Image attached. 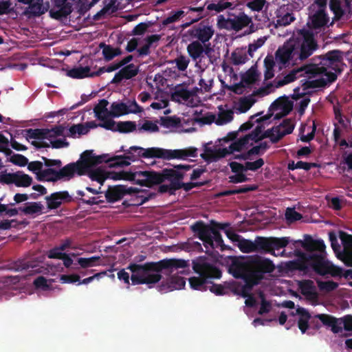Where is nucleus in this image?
Instances as JSON below:
<instances>
[{
	"mask_svg": "<svg viewBox=\"0 0 352 352\" xmlns=\"http://www.w3.org/2000/svg\"><path fill=\"white\" fill-rule=\"evenodd\" d=\"M144 157H158L164 160H188V147L182 149H164L156 147L144 149L138 146H131L124 155H110L103 154L96 155L92 151H86L76 163L69 164L60 168L61 162L58 160H45L40 180L56 181L63 178L69 179L75 175L87 174L95 171L94 166L101 162H111V166H126L139 159Z\"/></svg>",
	"mask_w": 352,
	"mask_h": 352,
	"instance_id": "f257e3e1",
	"label": "nucleus"
},
{
	"mask_svg": "<svg viewBox=\"0 0 352 352\" xmlns=\"http://www.w3.org/2000/svg\"><path fill=\"white\" fill-rule=\"evenodd\" d=\"M327 0H315L309 7L307 27L309 30H298L276 52L275 64L279 67L298 65L309 57L318 48L313 37L329 22L327 14Z\"/></svg>",
	"mask_w": 352,
	"mask_h": 352,
	"instance_id": "f03ea898",
	"label": "nucleus"
},
{
	"mask_svg": "<svg viewBox=\"0 0 352 352\" xmlns=\"http://www.w3.org/2000/svg\"><path fill=\"white\" fill-rule=\"evenodd\" d=\"M274 266L268 260H259L254 262L245 261L243 260L235 261L230 267V272L236 278H241L244 283H239L236 288V292L245 299L247 306L253 307L256 302L261 303L258 313L263 314L267 313L271 308L270 304L267 302L262 293H259L257 297L249 295L252 287L257 284L263 278L264 273L271 272Z\"/></svg>",
	"mask_w": 352,
	"mask_h": 352,
	"instance_id": "7ed1b4c3",
	"label": "nucleus"
},
{
	"mask_svg": "<svg viewBox=\"0 0 352 352\" xmlns=\"http://www.w3.org/2000/svg\"><path fill=\"white\" fill-rule=\"evenodd\" d=\"M342 60V53L340 51H332L329 52L319 64H313L301 67L298 69L292 71L289 74L284 78L283 82L279 85H285L294 81L296 75L299 74L301 76L302 73L307 74V80L304 83L302 88L297 87L294 89L293 98L298 99L300 97L308 94L307 88L309 87H322L329 82L334 81L336 78V73L340 71V65Z\"/></svg>",
	"mask_w": 352,
	"mask_h": 352,
	"instance_id": "20e7f679",
	"label": "nucleus"
},
{
	"mask_svg": "<svg viewBox=\"0 0 352 352\" xmlns=\"http://www.w3.org/2000/svg\"><path fill=\"white\" fill-rule=\"evenodd\" d=\"M190 169L188 165H178L171 168H165L162 173L151 171H138L131 173L128 171L109 172L102 167L95 169L91 173L90 179L102 184L105 179L114 181L126 180L133 182L141 186H150L162 182L165 179H179L184 173Z\"/></svg>",
	"mask_w": 352,
	"mask_h": 352,
	"instance_id": "39448f33",
	"label": "nucleus"
},
{
	"mask_svg": "<svg viewBox=\"0 0 352 352\" xmlns=\"http://www.w3.org/2000/svg\"><path fill=\"white\" fill-rule=\"evenodd\" d=\"M97 125L94 122L85 124H74L69 128L63 126H58L52 129H38L34 133L36 141L34 144L36 146H52L60 148L68 146L65 139H58L59 136L79 138L82 135L87 134L91 129L96 128Z\"/></svg>",
	"mask_w": 352,
	"mask_h": 352,
	"instance_id": "423d86ee",
	"label": "nucleus"
},
{
	"mask_svg": "<svg viewBox=\"0 0 352 352\" xmlns=\"http://www.w3.org/2000/svg\"><path fill=\"white\" fill-rule=\"evenodd\" d=\"M263 138V134L260 126H256L251 133L230 143L228 138L219 140L212 148L206 147L201 154L202 157L208 162L217 161L235 152H242L249 149L255 143Z\"/></svg>",
	"mask_w": 352,
	"mask_h": 352,
	"instance_id": "0eeeda50",
	"label": "nucleus"
},
{
	"mask_svg": "<svg viewBox=\"0 0 352 352\" xmlns=\"http://www.w3.org/2000/svg\"><path fill=\"white\" fill-rule=\"evenodd\" d=\"M157 265L153 263L145 265L131 264L126 270L123 269L118 272V278L123 281L128 287L130 279L133 285L151 284L160 280Z\"/></svg>",
	"mask_w": 352,
	"mask_h": 352,
	"instance_id": "6e6552de",
	"label": "nucleus"
},
{
	"mask_svg": "<svg viewBox=\"0 0 352 352\" xmlns=\"http://www.w3.org/2000/svg\"><path fill=\"white\" fill-rule=\"evenodd\" d=\"M192 228L197 233L199 238L203 241L206 248H223V240L218 230H223L227 237L232 242L236 244H238L241 239L239 235L236 234L226 225H218L217 226L212 227L204 225L202 223H197Z\"/></svg>",
	"mask_w": 352,
	"mask_h": 352,
	"instance_id": "1a4fd4ad",
	"label": "nucleus"
},
{
	"mask_svg": "<svg viewBox=\"0 0 352 352\" xmlns=\"http://www.w3.org/2000/svg\"><path fill=\"white\" fill-rule=\"evenodd\" d=\"M157 265L160 278L162 274L170 272V276L166 282H163L159 287L161 292L166 293L175 289H183L186 285V280L180 275L186 274V262L184 261H169L163 265L161 263H153Z\"/></svg>",
	"mask_w": 352,
	"mask_h": 352,
	"instance_id": "9d476101",
	"label": "nucleus"
},
{
	"mask_svg": "<svg viewBox=\"0 0 352 352\" xmlns=\"http://www.w3.org/2000/svg\"><path fill=\"white\" fill-rule=\"evenodd\" d=\"M265 150V148L260 144L253 146L246 153L236 155V158L244 160L245 163L243 165L237 162H231L230 164L232 170L236 173L234 176L230 177L231 181L235 183L245 182L247 178L243 174V172L246 170L255 171L261 168L265 162L258 155L261 153H263Z\"/></svg>",
	"mask_w": 352,
	"mask_h": 352,
	"instance_id": "9b49d317",
	"label": "nucleus"
},
{
	"mask_svg": "<svg viewBox=\"0 0 352 352\" xmlns=\"http://www.w3.org/2000/svg\"><path fill=\"white\" fill-rule=\"evenodd\" d=\"M194 270L197 276L189 278V284L192 289L195 290H206L209 289L217 294H221V287L218 285H210V278H219V272L206 263L204 260H199L194 263Z\"/></svg>",
	"mask_w": 352,
	"mask_h": 352,
	"instance_id": "f8f14e48",
	"label": "nucleus"
},
{
	"mask_svg": "<svg viewBox=\"0 0 352 352\" xmlns=\"http://www.w3.org/2000/svg\"><path fill=\"white\" fill-rule=\"evenodd\" d=\"M317 318H319V320L324 325L331 327V331L333 333H338L342 331L344 324L342 318H335L325 314H319L311 318L308 311L305 309L298 308L296 309V319L298 320V325L302 333H305L308 329L309 321L311 320V322H314Z\"/></svg>",
	"mask_w": 352,
	"mask_h": 352,
	"instance_id": "ddd939ff",
	"label": "nucleus"
},
{
	"mask_svg": "<svg viewBox=\"0 0 352 352\" xmlns=\"http://www.w3.org/2000/svg\"><path fill=\"white\" fill-rule=\"evenodd\" d=\"M308 264L311 265L316 272L322 275L331 274L337 276L342 274L340 268L334 265L321 255L313 254L308 261Z\"/></svg>",
	"mask_w": 352,
	"mask_h": 352,
	"instance_id": "4468645a",
	"label": "nucleus"
},
{
	"mask_svg": "<svg viewBox=\"0 0 352 352\" xmlns=\"http://www.w3.org/2000/svg\"><path fill=\"white\" fill-rule=\"evenodd\" d=\"M266 122H262L261 118L260 119V123L257 126H260L262 128L263 125ZM294 129V123L291 120H285L280 124L277 126L273 127L270 130L264 131L261 129V131L264 137L269 138L272 142H277L282 137L287 134L291 133Z\"/></svg>",
	"mask_w": 352,
	"mask_h": 352,
	"instance_id": "2eb2a0df",
	"label": "nucleus"
},
{
	"mask_svg": "<svg viewBox=\"0 0 352 352\" xmlns=\"http://www.w3.org/2000/svg\"><path fill=\"white\" fill-rule=\"evenodd\" d=\"M292 109V102L285 97H280L271 104L269 115L262 117L261 122H265L272 116L274 119L284 116L289 113Z\"/></svg>",
	"mask_w": 352,
	"mask_h": 352,
	"instance_id": "dca6fc26",
	"label": "nucleus"
},
{
	"mask_svg": "<svg viewBox=\"0 0 352 352\" xmlns=\"http://www.w3.org/2000/svg\"><path fill=\"white\" fill-rule=\"evenodd\" d=\"M142 111V109L135 100H129L126 102H114L110 106L111 118L120 117L129 113H137Z\"/></svg>",
	"mask_w": 352,
	"mask_h": 352,
	"instance_id": "f3484780",
	"label": "nucleus"
},
{
	"mask_svg": "<svg viewBox=\"0 0 352 352\" xmlns=\"http://www.w3.org/2000/svg\"><path fill=\"white\" fill-rule=\"evenodd\" d=\"M158 40V37L152 35L147 37H136L131 39L127 44L126 50L132 52L137 50L140 55H146L149 52L151 44Z\"/></svg>",
	"mask_w": 352,
	"mask_h": 352,
	"instance_id": "a211bd4d",
	"label": "nucleus"
},
{
	"mask_svg": "<svg viewBox=\"0 0 352 352\" xmlns=\"http://www.w3.org/2000/svg\"><path fill=\"white\" fill-rule=\"evenodd\" d=\"M288 243L287 238H263L260 240L261 247L270 252H273L276 256L280 255L283 252L275 253V251H279L280 249L285 247Z\"/></svg>",
	"mask_w": 352,
	"mask_h": 352,
	"instance_id": "6ab92c4d",
	"label": "nucleus"
},
{
	"mask_svg": "<svg viewBox=\"0 0 352 352\" xmlns=\"http://www.w3.org/2000/svg\"><path fill=\"white\" fill-rule=\"evenodd\" d=\"M330 8L335 14V18L339 19L344 16H348L352 14V1L345 0L344 8L340 6L339 0H330Z\"/></svg>",
	"mask_w": 352,
	"mask_h": 352,
	"instance_id": "aec40b11",
	"label": "nucleus"
},
{
	"mask_svg": "<svg viewBox=\"0 0 352 352\" xmlns=\"http://www.w3.org/2000/svg\"><path fill=\"white\" fill-rule=\"evenodd\" d=\"M54 5L50 11L52 17L58 19L71 13L72 6L67 0H54Z\"/></svg>",
	"mask_w": 352,
	"mask_h": 352,
	"instance_id": "412c9836",
	"label": "nucleus"
},
{
	"mask_svg": "<svg viewBox=\"0 0 352 352\" xmlns=\"http://www.w3.org/2000/svg\"><path fill=\"white\" fill-rule=\"evenodd\" d=\"M102 127L113 130L119 131L120 132L127 133L135 129V124L131 121L115 122L111 120H107L103 124Z\"/></svg>",
	"mask_w": 352,
	"mask_h": 352,
	"instance_id": "4be33fe9",
	"label": "nucleus"
},
{
	"mask_svg": "<svg viewBox=\"0 0 352 352\" xmlns=\"http://www.w3.org/2000/svg\"><path fill=\"white\" fill-rule=\"evenodd\" d=\"M45 199L48 208L56 209L61 204L67 202L69 200V196L67 192H57L47 197Z\"/></svg>",
	"mask_w": 352,
	"mask_h": 352,
	"instance_id": "5701e85b",
	"label": "nucleus"
},
{
	"mask_svg": "<svg viewBox=\"0 0 352 352\" xmlns=\"http://www.w3.org/2000/svg\"><path fill=\"white\" fill-rule=\"evenodd\" d=\"M19 2L27 4L30 12L36 15L45 13L50 8L48 3H43V0H18Z\"/></svg>",
	"mask_w": 352,
	"mask_h": 352,
	"instance_id": "b1692460",
	"label": "nucleus"
},
{
	"mask_svg": "<svg viewBox=\"0 0 352 352\" xmlns=\"http://www.w3.org/2000/svg\"><path fill=\"white\" fill-rule=\"evenodd\" d=\"M340 238L344 248V262L348 265L352 266V235L341 232L340 233Z\"/></svg>",
	"mask_w": 352,
	"mask_h": 352,
	"instance_id": "393cba45",
	"label": "nucleus"
},
{
	"mask_svg": "<svg viewBox=\"0 0 352 352\" xmlns=\"http://www.w3.org/2000/svg\"><path fill=\"white\" fill-rule=\"evenodd\" d=\"M214 34V30L210 26L199 25L192 30V35L202 43L208 41Z\"/></svg>",
	"mask_w": 352,
	"mask_h": 352,
	"instance_id": "a878e982",
	"label": "nucleus"
},
{
	"mask_svg": "<svg viewBox=\"0 0 352 352\" xmlns=\"http://www.w3.org/2000/svg\"><path fill=\"white\" fill-rule=\"evenodd\" d=\"M301 293L309 299H315L317 296L316 289L311 280H302L298 282Z\"/></svg>",
	"mask_w": 352,
	"mask_h": 352,
	"instance_id": "bb28decb",
	"label": "nucleus"
},
{
	"mask_svg": "<svg viewBox=\"0 0 352 352\" xmlns=\"http://www.w3.org/2000/svg\"><path fill=\"white\" fill-rule=\"evenodd\" d=\"M108 102L105 100H100L94 108L96 116L102 120L111 118L110 107H108Z\"/></svg>",
	"mask_w": 352,
	"mask_h": 352,
	"instance_id": "cd10ccee",
	"label": "nucleus"
},
{
	"mask_svg": "<svg viewBox=\"0 0 352 352\" xmlns=\"http://www.w3.org/2000/svg\"><path fill=\"white\" fill-rule=\"evenodd\" d=\"M67 75L73 78H83L94 76L95 73L91 72L90 68L87 66H80L69 69L67 72Z\"/></svg>",
	"mask_w": 352,
	"mask_h": 352,
	"instance_id": "c85d7f7f",
	"label": "nucleus"
},
{
	"mask_svg": "<svg viewBox=\"0 0 352 352\" xmlns=\"http://www.w3.org/2000/svg\"><path fill=\"white\" fill-rule=\"evenodd\" d=\"M255 102L253 96H248L240 98L235 102L234 109L236 113H242L247 112Z\"/></svg>",
	"mask_w": 352,
	"mask_h": 352,
	"instance_id": "c756f323",
	"label": "nucleus"
},
{
	"mask_svg": "<svg viewBox=\"0 0 352 352\" xmlns=\"http://www.w3.org/2000/svg\"><path fill=\"white\" fill-rule=\"evenodd\" d=\"M233 118L232 111L223 107L219 108L217 118L213 116L212 120L218 125H223L230 122Z\"/></svg>",
	"mask_w": 352,
	"mask_h": 352,
	"instance_id": "7c9ffc66",
	"label": "nucleus"
},
{
	"mask_svg": "<svg viewBox=\"0 0 352 352\" xmlns=\"http://www.w3.org/2000/svg\"><path fill=\"white\" fill-rule=\"evenodd\" d=\"M138 67L133 64H130L122 68L120 73L114 77L113 81L117 82L122 78H130L137 74Z\"/></svg>",
	"mask_w": 352,
	"mask_h": 352,
	"instance_id": "2f4dec72",
	"label": "nucleus"
},
{
	"mask_svg": "<svg viewBox=\"0 0 352 352\" xmlns=\"http://www.w3.org/2000/svg\"><path fill=\"white\" fill-rule=\"evenodd\" d=\"M252 22L251 18L245 14L232 18L233 30L239 31L243 28L248 26Z\"/></svg>",
	"mask_w": 352,
	"mask_h": 352,
	"instance_id": "473e14b6",
	"label": "nucleus"
},
{
	"mask_svg": "<svg viewBox=\"0 0 352 352\" xmlns=\"http://www.w3.org/2000/svg\"><path fill=\"white\" fill-rule=\"evenodd\" d=\"M315 129L314 122L302 126L300 129V140L302 142H309L312 140L314 136Z\"/></svg>",
	"mask_w": 352,
	"mask_h": 352,
	"instance_id": "72a5a7b5",
	"label": "nucleus"
},
{
	"mask_svg": "<svg viewBox=\"0 0 352 352\" xmlns=\"http://www.w3.org/2000/svg\"><path fill=\"white\" fill-rule=\"evenodd\" d=\"M126 192V190L124 187L116 186L109 189L107 192L106 197L109 201H115L120 199Z\"/></svg>",
	"mask_w": 352,
	"mask_h": 352,
	"instance_id": "f704fd0d",
	"label": "nucleus"
},
{
	"mask_svg": "<svg viewBox=\"0 0 352 352\" xmlns=\"http://www.w3.org/2000/svg\"><path fill=\"white\" fill-rule=\"evenodd\" d=\"M172 98L178 102L190 104L191 103L190 100L193 98V96L186 90L182 89L175 91L173 94Z\"/></svg>",
	"mask_w": 352,
	"mask_h": 352,
	"instance_id": "c9c22d12",
	"label": "nucleus"
},
{
	"mask_svg": "<svg viewBox=\"0 0 352 352\" xmlns=\"http://www.w3.org/2000/svg\"><path fill=\"white\" fill-rule=\"evenodd\" d=\"M43 206L40 203L32 202L21 208V211L28 215H38L42 213Z\"/></svg>",
	"mask_w": 352,
	"mask_h": 352,
	"instance_id": "e433bc0d",
	"label": "nucleus"
},
{
	"mask_svg": "<svg viewBox=\"0 0 352 352\" xmlns=\"http://www.w3.org/2000/svg\"><path fill=\"white\" fill-rule=\"evenodd\" d=\"M78 263L82 268H88L94 266L104 265L100 261V258L98 256H91L89 258H79L78 259Z\"/></svg>",
	"mask_w": 352,
	"mask_h": 352,
	"instance_id": "4c0bfd02",
	"label": "nucleus"
},
{
	"mask_svg": "<svg viewBox=\"0 0 352 352\" xmlns=\"http://www.w3.org/2000/svg\"><path fill=\"white\" fill-rule=\"evenodd\" d=\"M187 50L190 56L195 60L201 57L204 53L203 45L198 41H194L188 45Z\"/></svg>",
	"mask_w": 352,
	"mask_h": 352,
	"instance_id": "58836bf2",
	"label": "nucleus"
},
{
	"mask_svg": "<svg viewBox=\"0 0 352 352\" xmlns=\"http://www.w3.org/2000/svg\"><path fill=\"white\" fill-rule=\"evenodd\" d=\"M138 126L140 131L148 133L156 132L159 129L157 121L142 120L140 122Z\"/></svg>",
	"mask_w": 352,
	"mask_h": 352,
	"instance_id": "ea45409f",
	"label": "nucleus"
},
{
	"mask_svg": "<svg viewBox=\"0 0 352 352\" xmlns=\"http://www.w3.org/2000/svg\"><path fill=\"white\" fill-rule=\"evenodd\" d=\"M53 280L39 276L34 280V285L37 289L41 291H49L52 289Z\"/></svg>",
	"mask_w": 352,
	"mask_h": 352,
	"instance_id": "a19ab883",
	"label": "nucleus"
},
{
	"mask_svg": "<svg viewBox=\"0 0 352 352\" xmlns=\"http://www.w3.org/2000/svg\"><path fill=\"white\" fill-rule=\"evenodd\" d=\"M131 58H132L131 56H128L124 59H123L122 61H120L119 63L113 64L108 67H101L96 73H95V76L100 75L104 72H113V71L118 69V68H120V67H122V66L124 65L125 64L128 63L129 62H130Z\"/></svg>",
	"mask_w": 352,
	"mask_h": 352,
	"instance_id": "79ce46f5",
	"label": "nucleus"
},
{
	"mask_svg": "<svg viewBox=\"0 0 352 352\" xmlns=\"http://www.w3.org/2000/svg\"><path fill=\"white\" fill-rule=\"evenodd\" d=\"M32 179L28 175L21 172L16 173L15 183L14 184L19 187H28L31 185Z\"/></svg>",
	"mask_w": 352,
	"mask_h": 352,
	"instance_id": "37998d69",
	"label": "nucleus"
},
{
	"mask_svg": "<svg viewBox=\"0 0 352 352\" xmlns=\"http://www.w3.org/2000/svg\"><path fill=\"white\" fill-rule=\"evenodd\" d=\"M247 59L248 56L245 49H236L232 54V62L236 65L245 63Z\"/></svg>",
	"mask_w": 352,
	"mask_h": 352,
	"instance_id": "c03bdc74",
	"label": "nucleus"
},
{
	"mask_svg": "<svg viewBox=\"0 0 352 352\" xmlns=\"http://www.w3.org/2000/svg\"><path fill=\"white\" fill-rule=\"evenodd\" d=\"M180 124V120L175 117H170L162 121V125L171 131H177Z\"/></svg>",
	"mask_w": 352,
	"mask_h": 352,
	"instance_id": "a18cd8bd",
	"label": "nucleus"
},
{
	"mask_svg": "<svg viewBox=\"0 0 352 352\" xmlns=\"http://www.w3.org/2000/svg\"><path fill=\"white\" fill-rule=\"evenodd\" d=\"M102 54L106 60H111L120 54V51L117 48H113L109 45H103Z\"/></svg>",
	"mask_w": 352,
	"mask_h": 352,
	"instance_id": "49530a36",
	"label": "nucleus"
},
{
	"mask_svg": "<svg viewBox=\"0 0 352 352\" xmlns=\"http://www.w3.org/2000/svg\"><path fill=\"white\" fill-rule=\"evenodd\" d=\"M239 249L243 252H251L256 250V245L252 241L241 239L237 244Z\"/></svg>",
	"mask_w": 352,
	"mask_h": 352,
	"instance_id": "de8ad7c7",
	"label": "nucleus"
},
{
	"mask_svg": "<svg viewBox=\"0 0 352 352\" xmlns=\"http://www.w3.org/2000/svg\"><path fill=\"white\" fill-rule=\"evenodd\" d=\"M43 165L40 162H32L28 166V168L29 170L34 173L38 179H41V175H42Z\"/></svg>",
	"mask_w": 352,
	"mask_h": 352,
	"instance_id": "09e8293b",
	"label": "nucleus"
},
{
	"mask_svg": "<svg viewBox=\"0 0 352 352\" xmlns=\"http://www.w3.org/2000/svg\"><path fill=\"white\" fill-rule=\"evenodd\" d=\"M303 248L307 251H313L314 250H322L324 248V245L322 241H310V242H302Z\"/></svg>",
	"mask_w": 352,
	"mask_h": 352,
	"instance_id": "8fccbe9b",
	"label": "nucleus"
},
{
	"mask_svg": "<svg viewBox=\"0 0 352 352\" xmlns=\"http://www.w3.org/2000/svg\"><path fill=\"white\" fill-rule=\"evenodd\" d=\"M217 25L221 29L233 30L232 19H226L222 15L218 16Z\"/></svg>",
	"mask_w": 352,
	"mask_h": 352,
	"instance_id": "3c124183",
	"label": "nucleus"
},
{
	"mask_svg": "<svg viewBox=\"0 0 352 352\" xmlns=\"http://www.w3.org/2000/svg\"><path fill=\"white\" fill-rule=\"evenodd\" d=\"M266 5L265 0H252L247 3V6L252 11L259 12Z\"/></svg>",
	"mask_w": 352,
	"mask_h": 352,
	"instance_id": "603ef678",
	"label": "nucleus"
},
{
	"mask_svg": "<svg viewBox=\"0 0 352 352\" xmlns=\"http://www.w3.org/2000/svg\"><path fill=\"white\" fill-rule=\"evenodd\" d=\"M318 285L320 289L324 292L332 291L338 286L337 283L331 280L318 281Z\"/></svg>",
	"mask_w": 352,
	"mask_h": 352,
	"instance_id": "864d4df0",
	"label": "nucleus"
},
{
	"mask_svg": "<svg viewBox=\"0 0 352 352\" xmlns=\"http://www.w3.org/2000/svg\"><path fill=\"white\" fill-rule=\"evenodd\" d=\"M294 20V17L290 13H286L283 16L278 15L277 25H287Z\"/></svg>",
	"mask_w": 352,
	"mask_h": 352,
	"instance_id": "5fc2aeb1",
	"label": "nucleus"
},
{
	"mask_svg": "<svg viewBox=\"0 0 352 352\" xmlns=\"http://www.w3.org/2000/svg\"><path fill=\"white\" fill-rule=\"evenodd\" d=\"M67 245V243L63 244L59 248L52 250L48 254L49 258L61 259L65 254L63 253V251Z\"/></svg>",
	"mask_w": 352,
	"mask_h": 352,
	"instance_id": "6e6d98bb",
	"label": "nucleus"
},
{
	"mask_svg": "<svg viewBox=\"0 0 352 352\" xmlns=\"http://www.w3.org/2000/svg\"><path fill=\"white\" fill-rule=\"evenodd\" d=\"M10 162L19 166H24L28 164L27 158L19 154L12 155Z\"/></svg>",
	"mask_w": 352,
	"mask_h": 352,
	"instance_id": "4d7b16f0",
	"label": "nucleus"
},
{
	"mask_svg": "<svg viewBox=\"0 0 352 352\" xmlns=\"http://www.w3.org/2000/svg\"><path fill=\"white\" fill-rule=\"evenodd\" d=\"M286 219L289 221L298 220L301 218V215L294 209L287 208L285 213Z\"/></svg>",
	"mask_w": 352,
	"mask_h": 352,
	"instance_id": "13d9d810",
	"label": "nucleus"
},
{
	"mask_svg": "<svg viewBox=\"0 0 352 352\" xmlns=\"http://www.w3.org/2000/svg\"><path fill=\"white\" fill-rule=\"evenodd\" d=\"M213 80L210 78L204 79L201 78L199 81V85L202 91H208L212 86Z\"/></svg>",
	"mask_w": 352,
	"mask_h": 352,
	"instance_id": "bf43d9fd",
	"label": "nucleus"
},
{
	"mask_svg": "<svg viewBox=\"0 0 352 352\" xmlns=\"http://www.w3.org/2000/svg\"><path fill=\"white\" fill-rule=\"evenodd\" d=\"M175 62L178 69L184 71L188 65L189 60L184 56H180L175 60Z\"/></svg>",
	"mask_w": 352,
	"mask_h": 352,
	"instance_id": "052dcab7",
	"label": "nucleus"
},
{
	"mask_svg": "<svg viewBox=\"0 0 352 352\" xmlns=\"http://www.w3.org/2000/svg\"><path fill=\"white\" fill-rule=\"evenodd\" d=\"M15 177H16V173H6L3 174L0 177L1 182L10 184H14L15 183Z\"/></svg>",
	"mask_w": 352,
	"mask_h": 352,
	"instance_id": "680f3d73",
	"label": "nucleus"
},
{
	"mask_svg": "<svg viewBox=\"0 0 352 352\" xmlns=\"http://www.w3.org/2000/svg\"><path fill=\"white\" fill-rule=\"evenodd\" d=\"M168 105V100L166 99L157 100L151 103V107L153 109L160 110L162 109H166Z\"/></svg>",
	"mask_w": 352,
	"mask_h": 352,
	"instance_id": "e2e57ef3",
	"label": "nucleus"
},
{
	"mask_svg": "<svg viewBox=\"0 0 352 352\" xmlns=\"http://www.w3.org/2000/svg\"><path fill=\"white\" fill-rule=\"evenodd\" d=\"M60 280L63 283H74L80 280V277L78 275H63L60 276Z\"/></svg>",
	"mask_w": 352,
	"mask_h": 352,
	"instance_id": "0e129e2a",
	"label": "nucleus"
},
{
	"mask_svg": "<svg viewBox=\"0 0 352 352\" xmlns=\"http://www.w3.org/2000/svg\"><path fill=\"white\" fill-rule=\"evenodd\" d=\"M266 37H261L258 38L256 41L251 43L249 45V52L250 53L256 51L257 49L261 47L265 42Z\"/></svg>",
	"mask_w": 352,
	"mask_h": 352,
	"instance_id": "69168bd1",
	"label": "nucleus"
},
{
	"mask_svg": "<svg viewBox=\"0 0 352 352\" xmlns=\"http://www.w3.org/2000/svg\"><path fill=\"white\" fill-rule=\"evenodd\" d=\"M106 274H107L106 272H103L96 274L95 275H94L92 276H90V277H88L87 278L83 279L81 282L78 283V285H81V284L87 285V284H89V283L92 282L95 279H98V280L99 278L103 277L104 276L106 275Z\"/></svg>",
	"mask_w": 352,
	"mask_h": 352,
	"instance_id": "338daca9",
	"label": "nucleus"
},
{
	"mask_svg": "<svg viewBox=\"0 0 352 352\" xmlns=\"http://www.w3.org/2000/svg\"><path fill=\"white\" fill-rule=\"evenodd\" d=\"M344 324L343 329L346 331H352V316H347L342 318Z\"/></svg>",
	"mask_w": 352,
	"mask_h": 352,
	"instance_id": "774afa93",
	"label": "nucleus"
}]
</instances>
